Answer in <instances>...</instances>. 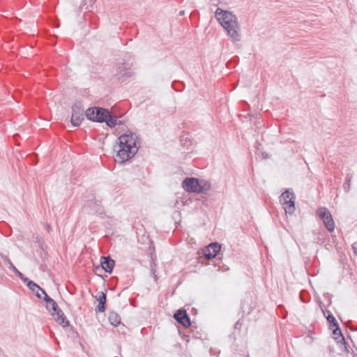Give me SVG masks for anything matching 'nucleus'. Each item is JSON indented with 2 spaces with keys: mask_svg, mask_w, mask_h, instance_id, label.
I'll list each match as a JSON object with an SVG mask.
<instances>
[{
  "mask_svg": "<svg viewBox=\"0 0 357 357\" xmlns=\"http://www.w3.org/2000/svg\"><path fill=\"white\" fill-rule=\"evenodd\" d=\"M215 17L221 26L227 31L228 36L234 42L240 41L241 35L237 17L231 12L218 8Z\"/></svg>",
  "mask_w": 357,
  "mask_h": 357,
  "instance_id": "1",
  "label": "nucleus"
},
{
  "mask_svg": "<svg viewBox=\"0 0 357 357\" xmlns=\"http://www.w3.org/2000/svg\"><path fill=\"white\" fill-rule=\"evenodd\" d=\"M85 115L89 120L98 123L105 122L109 128L121 124V121L118 122L116 116L112 115L109 109L103 107H89L86 110Z\"/></svg>",
  "mask_w": 357,
  "mask_h": 357,
  "instance_id": "2",
  "label": "nucleus"
},
{
  "mask_svg": "<svg viewBox=\"0 0 357 357\" xmlns=\"http://www.w3.org/2000/svg\"><path fill=\"white\" fill-rule=\"evenodd\" d=\"M182 186L186 192L196 193H205L211 188V185L208 181L194 177L185 178L183 181Z\"/></svg>",
  "mask_w": 357,
  "mask_h": 357,
  "instance_id": "3",
  "label": "nucleus"
},
{
  "mask_svg": "<svg viewBox=\"0 0 357 357\" xmlns=\"http://www.w3.org/2000/svg\"><path fill=\"white\" fill-rule=\"evenodd\" d=\"M113 77L119 82H124L128 78L133 76L134 73L131 69V65L128 62L123 61L113 66Z\"/></svg>",
  "mask_w": 357,
  "mask_h": 357,
  "instance_id": "4",
  "label": "nucleus"
},
{
  "mask_svg": "<svg viewBox=\"0 0 357 357\" xmlns=\"http://www.w3.org/2000/svg\"><path fill=\"white\" fill-rule=\"evenodd\" d=\"M114 151L116 152L115 160L119 163H123L132 158L137 153L138 147L124 148L121 145H114Z\"/></svg>",
  "mask_w": 357,
  "mask_h": 357,
  "instance_id": "5",
  "label": "nucleus"
},
{
  "mask_svg": "<svg viewBox=\"0 0 357 357\" xmlns=\"http://www.w3.org/2000/svg\"><path fill=\"white\" fill-rule=\"evenodd\" d=\"M317 215L321 219L326 228L331 232L334 230L335 223L329 210L326 207H320L317 210Z\"/></svg>",
  "mask_w": 357,
  "mask_h": 357,
  "instance_id": "6",
  "label": "nucleus"
},
{
  "mask_svg": "<svg viewBox=\"0 0 357 357\" xmlns=\"http://www.w3.org/2000/svg\"><path fill=\"white\" fill-rule=\"evenodd\" d=\"M137 136L135 133L131 132H126L121 135L116 140L117 145H121L124 148L138 147L137 146Z\"/></svg>",
  "mask_w": 357,
  "mask_h": 357,
  "instance_id": "7",
  "label": "nucleus"
},
{
  "mask_svg": "<svg viewBox=\"0 0 357 357\" xmlns=\"http://www.w3.org/2000/svg\"><path fill=\"white\" fill-rule=\"evenodd\" d=\"M84 108L81 102H76L72 106L71 123L73 126H79L84 120Z\"/></svg>",
  "mask_w": 357,
  "mask_h": 357,
  "instance_id": "8",
  "label": "nucleus"
},
{
  "mask_svg": "<svg viewBox=\"0 0 357 357\" xmlns=\"http://www.w3.org/2000/svg\"><path fill=\"white\" fill-rule=\"evenodd\" d=\"M280 202H284V204L287 206L284 207L286 213L289 214L295 211V196L290 189L286 190L280 196Z\"/></svg>",
  "mask_w": 357,
  "mask_h": 357,
  "instance_id": "9",
  "label": "nucleus"
},
{
  "mask_svg": "<svg viewBox=\"0 0 357 357\" xmlns=\"http://www.w3.org/2000/svg\"><path fill=\"white\" fill-rule=\"evenodd\" d=\"M115 261L110 256L101 257L100 266H96L94 267V273L99 276H101L98 273V271H105L107 273H111L113 271Z\"/></svg>",
  "mask_w": 357,
  "mask_h": 357,
  "instance_id": "10",
  "label": "nucleus"
},
{
  "mask_svg": "<svg viewBox=\"0 0 357 357\" xmlns=\"http://www.w3.org/2000/svg\"><path fill=\"white\" fill-rule=\"evenodd\" d=\"M221 245L218 242H213L206 246L203 250L205 259H211L217 256L220 251Z\"/></svg>",
  "mask_w": 357,
  "mask_h": 357,
  "instance_id": "11",
  "label": "nucleus"
},
{
  "mask_svg": "<svg viewBox=\"0 0 357 357\" xmlns=\"http://www.w3.org/2000/svg\"><path fill=\"white\" fill-rule=\"evenodd\" d=\"M173 317L178 324L185 328H188L191 325L189 315L185 310L179 309L176 310Z\"/></svg>",
  "mask_w": 357,
  "mask_h": 357,
  "instance_id": "12",
  "label": "nucleus"
},
{
  "mask_svg": "<svg viewBox=\"0 0 357 357\" xmlns=\"http://www.w3.org/2000/svg\"><path fill=\"white\" fill-rule=\"evenodd\" d=\"M84 207L91 214H102L103 212L100 202L96 199L88 200Z\"/></svg>",
  "mask_w": 357,
  "mask_h": 357,
  "instance_id": "13",
  "label": "nucleus"
},
{
  "mask_svg": "<svg viewBox=\"0 0 357 357\" xmlns=\"http://www.w3.org/2000/svg\"><path fill=\"white\" fill-rule=\"evenodd\" d=\"M98 305L96 306L95 310L96 312H105L106 310L107 294L103 291L98 292L95 296Z\"/></svg>",
  "mask_w": 357,
  "mask_h": 357,
  "instance_id": "14",
  "label": "nucleus"
},
{
  "mask_svg": "<svg viewBox=\"0 0 357 357\" xmlns=\"http://www.w3.org/2000/svg\"><path fill=\"white\" fill-rule=\"evenodd\" d=\"M333 331V334L334 335L335 340H337V343H340L344 347V351L347 353H349V347L348 343L345 341V339L341 332L340 328H339V331H335V327L331 329Z\"/></svg>",
  "mask_w": 357,
  "mask_h": 357,
  "instance_id": "15",
  "label": "nucleus"
},
{
  "mask_svg": "<svg viewBox=\"0 0 357 357\" xmlns=\"http://www.w3.org/2000/svg\"><path fill=\"white\" fill-rule=\"evenodd\" d=\"M54 318L56 322L61 325L63 328H66L70 325L69 321L68 320L64 312L62 310L60 312L59 311L57 314L55 315Z\"/></svg>",
  "mask_w": 357,
  "mask_h": 357,
  "instance_id": "16",
  "label": "nucleus"
},
{
  "mask_svg": "<svg viewBox=\"0 0 357 357\" xmlns=\"http://www.w3.org/2000/svg\"><path fill=\"white\" fill-rule=\"evenodd\" d=\"M43 300L46 303L45 307L50 312H51L52 310L57 308L58 305L56 302L47 294H45V296L43 297Z\"/></svg>",
  "mask_w": 357,
  "mask_h": 357,
  "instance_id": "17",
  "label": "nucleus"
},
{
  "mask_svg": "<svg viewBox=\"0 0 357 357\" xmlns=\"http://www.w3.org/2000/svg\"><path fill=\"white\" fill-rule=\"evenodd\" d=\"M108 319L110 324L114 326H118L121 324V317L119 314L116 312H109Z\"/></svg>",
  "mask_w": 357,
  "mask_h": 357,
  "instance_id": "18",
  "label": "nucleus"
},
{
  "mask_svg": "<svg viewBox=\"0 0 357 357\" xmlns=\"http://www.w3.org/2000/svg\"><path fill=\"white\" fill-rule=\"evenodd\" d=\"M255 307V305H252V303H249V301L246 299H244L243 301L241 303V310L243 313L249 314L253 308Z\"/></svg>",
  "mask_w": 357,
  "mask_h": 357,
  "instance_id": "19",
  "label": "nucleus"
},
{
  "mask_svg": "<svg viewBox=\"0 0 357 357\" xmlns=\"http://www.w3.org/2000/svg\"><path fill=\"white\" fill-rule=\"evenodd\" d=\"M27 287L31 291L35 293L37 298H42L41 294L38 292V289H40V286L38 284L33 281H30L27 284Z\"/></svg>",
  "mask_w": 357,
  "mask_h": 357,
  "instance_id": "20",
  "label": "nucleus"
},
{
  "mask_svg": "<svg viewBox=\"0 0 357 357\" xmlns=\"http://www.w3.org/2000/svg\"><path fill=\"white\" fill-rule=\"evenodd\" d=\"M327 321L329 324V328L333 329L335 327V331H339V325L333 315L326 316Z\"/></svg>",
  "mask_w": 357,
  "mask_h": 357,
  "instance_id": "21",
  "label": "nucleus"
},
{
  "mask_svg": "<svg viewBox=\"0 0 357 357\" xmlns=\"http://www.w3.org/2000/svg\"><path fill=\"white\" fill-rule=\"evenodd\" d=\"M351 176L349 175H347L345 181L343 184V188L346 192H349L350 190V185H351Z\"/></svg>",
  "mask_w": 357,
  "mask_h": 357,
  "instance_id": "22",
  "label": "nucleus"
},
{
  "mask_svg": "<svg viewBox=\"0 0 357 357\" xmlns=\"http://www.w3.org/2000/svg\"><path fill=\"white\" fill-rule=\"evenodd\" d=\"M95 0H83L82 7H85L86 9H89L90 7L93 6Z\"/></svg>",
  "mask_w": 357,
  "mask_h": 357,
  "instance_id": "23",
  "label": "nucleus"
},
{
  "mask_svg": "<svg viewBox=\"0 0 357 357\" xmlns=\"http://www.w3.org/2000/svg\"><path fill=\"white\" fill-rule=\"evenodd\" d=\"M0 257H1L4 261L8 265L9 269L11 270V264H13L12 261L10 260L9 257L6 255H3L0 252Z\"/></svg>",
  "mask_w": 357,
  "mask_h": 357,
  "instance_id": "24",
  "label": "nucleus"
},
{
  "mask_svg": "<svg viewBox=\"0 0 357 357\" xmlns=\"http://www.w3.org/2000/svg\"><path fill=\"white\" fill-rule=\"evenodd\" d=\"M319 304L321 310L326 318V316L333 315L332 313L329 310L323 307V303H321V301H319Z\"/></svg>",
  "mask_w": 357,
  "mask_h": 357,
  "instance_id": "25",
  "label": "nucleus"
},
{
  "mask_svg": "<svg viewBox=\"0 0 357 357\" xmlns=\"http://www.w3.org/2000/svg\"><path fill=\"white\" fill-rule=\"evenodd\" d=\"M11 271H13L20 278H22V277L24 275L23 273L19 271L13 264H11Z\"/></svg>",
  "mask_w": 357,
  "mask_h": 357,
  "instance_id": "26",
  "label": "nucleus"
},
{
  "mask_svg": "<svg viewBox=\"0 0 357 357\" xmlns=\"http://www.w3.org/2000/svg\"><path fill=\"white\" fill-rule=\"evenodd\" d=\"M155 264L153 263V264L151 266V272L154 278V280L155 281H157L158 278V275L155 274V269L154 268L153 266H155Z\"/></svg>",
  "mask_w": 357,
  "mask_h": 357,
  "instance_id": "27",
  "label": "nucleus"
},
{
  "mask_svg": "<svg viewBox=\"0 0 357 357\" xmlns=\"http://www.w3.org/2000/svg\"><path fill=\"white\" fill-rule=\"evenodd\" d=\"M324 296L325 298L328 300V303H329L328 305L331 304L332 295L330 293H325L324 294Z\"/></svg>",
  "mask_w": 357,
  "mask_h": 357,
  "instance_id": "28",
  "label": "nucleus"
},
{
  "mask_svg": "<svg viewBox=\"0 0 357 357\" xmlns=\"http://www.w3.org/2000/svg\"><path fill=\"white\" fill-rule=\"evenodd\" d=\"M59 311L60 312V311H61V309H60V307L57 305V308H56V309H55V310H52L51 311V312H50V313H51V315H52V317H55V315H56V314H57V313L59 312Z\"/></svg>",
  "mask_w": 357,
  "mask_h": 357,
  "instance_id": "29",
  "label": "nucleus"
},
{
  "mask_svg": "<svg viewBox=\"0 0 357 357\" xmlns=\"http://www.w3.org/2000/svg\"><path fill=\"white\" fill-rule=\"evenodd\" d=\"M352 250L355 255H357V243L355 242L352 244Z\"/></svg>",
  "mask_w": 357,
  "mask_h": 357,
  "instance_id": "30",
  "label": "nucleus"
},
{
  "mask_svg": "<svg viewBox=\"0 0 357 357\" xmlns=\"http://www.w3.org/2000/svg\"><path fill=\"white\" fill-rule=\"evenodd\" d=\"M300 298H301V301H302L303 303H307V302H308V299L305 298V297H304V296H303V293H301V294H300Z\"/></svg>",
  "mask_w": 357,
  "mask_h": 357,
  "instance_id": "31",
  "label": "nucleus"
},
{
  "mask_svg": "<svg viewBox=\"0 0 357 357\" xmlns=\"http://www.w3.org/2000/svg\"><path fill=\"white\" fill-rule=\"evenodd\" d=\"M241 324H241V321H240V320H238V321H236V323L235 324V325H234V328H235L236 329L240 328H241Z\"/></svg>",
  "mask_w": 357,
  "mask_h": 357,
  "instance_id": "32",
  "label": "nucleus"
},
{
  "mask_svg": "<svg viewBox=\"0 0 357 357\" xmlns=\"http://www.w3.org/2000/svg\"><path fill=\"white\" fill-rule=\"evenodd\" d=\"M24 282L26 283V284L30 282L31 280L26 278L25 275L22 277V278H20Z\"/></svg>",
  "mask_w": 357,
  "mask_h": 357,
  "instance_id": "33",
  "label": "nucleus"
},
{
  "mask_svg": "<svg viewBox=\"0 0 357 357\" xmlns=\"http://www.w3.org/2000/svg\"><path fill=\"white\" fill-rule=\"evenodd\" d=\"M39 291H40V293H42L44 295V296H45V294H47L43 288H41L40 287V289H38V292Z\"/></svg>",
  "mask_w": 357,
  "mask_h": 357,
  "instance_id": "34",
  "label": "nucleus"
},
{
  "mask_svg": "<svg viewBox=\"0 0 357 357\" xmlns=\"http://www.w3.org/2000/svg\"><path fill=\"white\" fill-rule=\"evenodd\" d=\"M45 228H46V229H47V231H50L51 230V229H52V228H51V226H50V225H47L45 226Z\"/></svg>",
  "mask_w": 357,
  "mask_h": 357,
  "instance_id": "35",
  "label": "nucleus"
},
{
  "mask_svg": "<svg viewBox=\"0 0 357 357\" xmlns=\"http://www.w3.org/2000/svg\"><path fill=\"white\" fill-rule=\"evenodd\" d=\"M184 14H185V11L184 10H181L178 13V15L179 16H183Z\"/></svg>",
  "mask_w": 357,
  "mask_h": 357,
  "instance_id": "36",
  "label": "nucleus"
},
{
  "mask_svg": "<svg viewBox=\"0 0 357 357\" xmlns=\"http://www.w3.org/2000/svg\"><path fill=\"white\" fill-rule=\"evenodd\" d=\"M267 155H267L266 153H263V157H264V158H267Z\"/></svg>",
  "mask_w": 357,
  "mask_h": 357,
  "instance_id": "37",
  "label": "nucleus"
},
{
  "mask_svg": "<svg viewBox=\"0 0 357 357\" xmlns=\"http://www.w3.org/2000/svg\"><path fill=\"white\" fill-rule=\"evenodd\" d=\"M102 271H98V273H99L100 275H101V274H100V273H101Z\"/></svg>",
  "mask_w": 357,
  "mask_h": 357,
  "instance_id": "38",
  "label": "nucleus"
}]
</instances>
